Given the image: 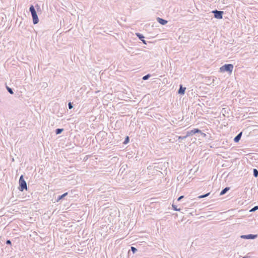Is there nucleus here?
<instances>
[{"label":"nucleus","instance_id":"obj_22","mask_svg":"<svg viewBox=\"0 0 258 258\" xmlns=\"http://www.w3.org/2000/svg\"><path fill=\"white\" fill-rule=\"evenodd\" d=\"M257 210H258V206H255L254 207H253L252 209H251L249 210V212H255Z\"/></svg>","mask_w":258,"mask_h":258},{"label":"nucleus","instance_id":"obj_17","mask_svg":"<svg viewBox=\"0 0 258 258\" xmlns=\"http://www.w3.org/2000/svg\"><path fill=\"white\" fill-rule=\"evenodd\" d=\"M129 141H130V138L128 136H126L125 138V139L123 142V144H124V145H126L127 144H128L129 143Z\"/></svg>","mask_w":258,"mask_h":258},{"label":"nucleus","instance_id":"obj_11","mask_svg":"<svg viewBox=\"0 0 258 258\" xmlns=\"http://www.w3.org/2000/svg\"><path fill=\"white\" fill-rule=\"evenodd\" d=\"M68 194V192H65L61 195H59L57 197V199L56 200V202H59L60 200H62L65 197H66Z\"/></svg>","mask_w":258,"mask_h":258},{"label":"nucleus","instance_id":"obj_19","mask_svg":"<svg viewBox=\"0 0 258 258\" xmlns=\"http://www.w3.org/2000/svg\"><path fill=\"white\" fill-rule=\"evenodd\" d=\"M6 88H7V90L9 92V93H10L11 94H14V92H13V89H12L11 88L7 86H6Z\"/></svg>","mask_w":258,"mask_h":258},{"label":"nucleus","instance_id":"obj_5","mask_svg":"<svg viewBox=\"0 0 258 258\" xmlns=\"http://www.w3.org/2000/svg\"><path fill=\"white\" fill-rule=\"evenodd\" d=\"M136 35L139 38V39H140L141 41H142V42L144 44L147 45L148 43H149L150 44H152V42H151L150 41H146L144 39H145V36L142 34L140 33H136Z\"/></svg>","mask_w":258,"mask_h":258},{"label":"nucleus","instance_id":"obj_13","mask_svg":"<svg viewBox=\"0 0 258 258\" xmlns=\"http://www.w3.org/2000/svg\"><path fill=\"white\" fill-rule=\"evenodd\" d=\"M230 189V187H226L224 189H223L220 193V196H223L225 195L228 190Z\"/></svg>","mask_w":258,"mask_h":258},{"label":"nucleus","instance_id":"obj_1","mask_svg":"<svg viewBox=\"0 0 258 258\" xmlns=\"http://www.w3.org/2000/svg\"><path fill=\"white\" fill-rule=\"evenodd\" d=\"M29 12L31 13L32 17L33 24L36 25L38 24L39 22V18L37 14V12L33 5H30Z\"/></svg>","mask_w":258,"mask_h":258},{"label":"nucleus","instance_id":"obj_12","mask_svg":"<svg viewBox=\"0 0 258 258\" xmlns=\"http://www.w3.org/2000/svg\"><path fill=\"white\" fill-rule=\"evenodd\" d=\"M106 135V133L104 132H99L96 136V138H104Z\"/></svg>","mask_w":258,"mask_h":258},{"label":"nucleus","instance_id":"obj_2","mask_svg":"<svg viewBox=\"0 0 258 258\" xmlns=\"http://www.w3.org/2000/svg\"><path fill=\"white\" fill-rule=\"evenodd\" d=\"M233 69V65L228 63L225 64L220 68V72L221 73L227 72L230 74L232 73Z\"/></svg>","mask_w":258,"mask_h":258},{"label":"nucleus","instance_id":"obj_15","mask_svg":"<svg viewBox=\"0 0 258 258\" xmlns=\"http://www.w3.org/2000/svg\"><path fill=\"white\" fill-rule=\"evenodd\" d=\"M151 76V75L150 74H147L145 76L143 77L142 79H143V80H144V81L147 80L148 79H149L150 78Z\"/></svg>","mask_w":258,"mask_h":258},{"label":"nucleus","instance_id":"obj_4","mask_svg":"<svg viewBox=\"0 0 258 258\" xmlns=\"http://www.w3.org/2000/svg\"><path fill=\"white\" fill-rule=\"evenodd\" d=\"M212 13L214 14V18L217 19H221L223 18V15L224 14L223 11L215 10L212 11Z\"/></svg>","mask_w":258,"mask_h":258},{"label":"nucleus","instance_id":"obj_18","mask_svg":"<svg viewBox=\"0 0 258 258\" xmlns=\"http://www.w3.org/2000/svg\"><path fill=\"white\" fill-rule=\"evenodd\" d=\"M210 194V192H208V193H207L206 194H204V195H201L200 196L198 197V198L199 199H202V198H206L208 196H209Z\"/></svg>","mask_w":258,"mask_h":258},{"label":"nucleus","instance_id":"obj_8","mask_svg":"<svg viewBox=\"0 0 258 258\" xmlns=\"http://www.w3.org/2000/svg\"><path fill=\"white\" fill-rule=\"evenodd\" d=\"M185 90L186 88L183 87L182 85L180 84L179 85V88L178 90V93L180 95H183L185 94Z\"/></svg>","mask_w":258,"mask_h":258},{"label":"nucleus","instance_id":"obj_23","mask_svg":"<svg viewBox=\"0 0 258 258\" xmlns=\"http://www.w3.org/2000/svg\"><path fill=\"white\" fill-rule=\"evenodd\" d=\"M131 250L133 253H135L138 251V249L134 246H131Z\"/></svg>","mask_w":258,"mask_h":258},{"label":"nucleus","instance_id":"obj_20","mask_svg":"<svg viewBox=\"0 0 258 258\" xmlns=\"http://www.w3.org/2000/svg\"><path fill=\"white\" fill-rule=\"evenodd\" d=\"M172 207L173 210L175 211H180V209H178L176 205H174L173 204H172Z\"/></svg>","mask_w":258,"mask_h":258},{"label":"nucleus","instance_id":"obj_21","mask_svg":"<svg viewBox=\"0 0 258 258\" xmlns=\"http://www.w3.org/2000/svg\"><path fill=\"white\" fill-rule=\"evenodd\" d=\"M186 138V135L185 136H178V139L179 140V142H181V140L185 139Z\"/></svg>","mask_w":258,"mask_h":258},{"label":"nucleus","instance_id":"obj_16","mask_svg":"<svg viewBox=\"0 0 258 258\" xmlns=\"http://www.w3.org/2000/svg\"><path fill=\"white\" fill-rule=\"evenodd\" d=\"M253 175L255 177H257L258 176V170L255 168L253 169Z\"/></svg>","mask_w":258,"mask_h":258},{"label":"nucleus","instance_id":"obj_27","mask_svg":"<svg viewBox=\"0 0 258 258\" xmlns=\"http://www.w3.org/2000/svg\"><path fill=\"white\" fill-rule=\"evenodd\" d=\"M183 198H184V196H181L179 197H178V198L177 199V201H180Z\"/></svg>","mask_w":258,"mask_h":258},{"label":"nucleus","instance_id":"obj_25","mask_svg":"<svg viewBox=\"0 0 258 258\" xmlns=\"http://www.w3.org/2000/svg\"><path fill=\"white\" fill-rule=\"evenodd\" d=\"M68 108L69 109H71L73 108V103L69 102L68 103Z\"/></svg>","mask_w":258,"mask_h":258},{"label":"nucleus","instance_id":"obj_24","mask_svg":"<svg viewBox=\"0 0 258 258\" xmlns=\"http://www.w3.org/2000/svg\"><path fill=\"white\" fill-rule=\"evenodd\" d=\"M34 7L36 8L37 12H39V11L41 12V8H40V6L38 4H36Z\"/></svg>","mask_w":258,"mask_h":258},{"label":"nucleus","instance_id":"obj_28","mask_svg":"<svg viewBox=\"0 0 258 258\" xmlns=\"http://www.w3.org/2000/svg\"><path fill=\"white\" fill-rule=\"evenodd\" d=\"M199 134H201V135L203 137H205L206 136V134L203 133V132H201V133H199Z\"/></svg>","mask_w":258,"mask_h":258},{"label":"nucleus","instance_id":"obj_14","mask_svg":"<svg viewBox=\"0 0 258 258\" xmlns=\"http://www.w3.org/2000/svg\"><path fill=\"white\" fill-rule=\"evenodd\" d=\"M64 131L63 128H56L55 131L56 135L60 134Z\"/></svg>","mask_w":258,"mask_h":258},{"label":"nucleus","instance_id":"obj_26","mask_svg":"<svg viewBox=\"0 0 258 258\" xmlns=\"http://www.w3.org/2000/svg\"><path fill=\"white\" fill-rule=\"evenodd\" d=\"M6 243L7 245H12V242H11V240H10V239H7V240H6Z\"/></svg>","mask_w":258,"mask_h":258},{"label":"nucleus","instance_id":"obj_29","mask_svg":"<svg viewBox=\"0 0 258 258\" xmlns=\"http://www.w3.org/2000/svg\"><path fill=\"white\" fill-rule=\"evenodd\" d=\"M242 258H250V256H247V255H245V256H243Z\"/></svg>","mask_w":258,"mask_h":258},{"label":"nucleus","instance_id":"obj_3","mask_svg":"<svg viewBox=\"0 0 258 258\" xmlns=\"http://www.w3.org/2000/svg\"><path fill=\"white\" fill-rule=\"evenodd\" d=\"M19 186L18 189L20 191H23L24 189H27V183L25 181L24 176L21 175L19 180Z\"/></svg>","mask_w":258,"mask_h":258},{"label":"nucleus","instance_id":"obj_7","mask_svg":"<svg viewBox=\"0 0 258 258\" xmlns=\"http://www.w3.org/2000/svg\"><path fill=\"white\" fill-rule=\"evenodd\" d=\"M257 234H247V235H242L240 236V237L242 239H254L257 237Z\"/></svg>","mask_w":258,"mask_h":258},{"label":"nucleus","instance_id":"obj_10","mask_svg":"<svg viewBox=\"0 0 258 258\" xmlns=\"http://www.w3.org/2000/svg\"><path fill=\"white\" fill-rule=\"evenodd\" d=\"M242 134V132H240L234 137L233 141L235 143H238L239 141L241 138Z\"/></svg>","mask_w":258,"mask_h":258},{"label":"nucleus","instance_id":"obj_6","mask_svg":"<svg viewBox=\"0 0 258 258\" xmlns=\"http://www.w3.org/2000/svg\"><path fill=\"white\" fill-rule=\"evenodd\" d=\"M201 131L199 128H194V130L188 131L186 132V137H190L192 136L193 135H195L197 133H201Z\"/></svg>","mask_w":258,"mask_h":258},{"label":"nucleus","instance_id":"obj_9","mask_svg":"<svg viewBox=\"0 0 258 258\" xmlns=\"http://www.w3.org/2000/svg\"><path fill=\"white\" fill-rule=\"evenodd\" d=\"M157 21L162 25H165L168 23V21L167 20L161 18L160 17L157 18Z\"/></svg>","mask_w":258,"mask_h":258}]
</instances>
